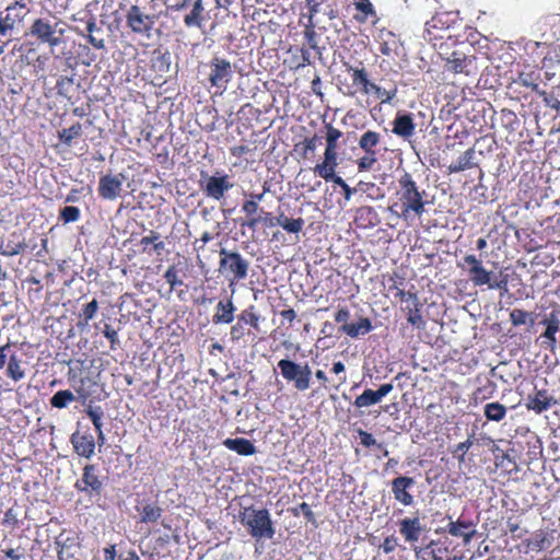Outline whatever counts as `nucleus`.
<instances>
[{
  "instance_id": "1",
  "label": "nucleus",
  "mask_w": 560,
  "mask_h": 560,
  "mask_svg": "<svg viewBox=\"0 0 560 560\" xmlns=\"http://www.w3.org/2000/svg\"><path fill=\"white\" fill-rule=\"evenodd\" d=\"M430 205L429 194L418 185L410 173L405 172L399 176L393 203L388 207L394 215L409 225L427 213Z\"/></svg>"
},
{
  "instance_id": "2",
  "label": "nucleus",
  "mask_w": 560,
  "mask_h": 560,
  "mask_svg": "<svg viewBox=\"0 0 560 560\" xmlns=\"http://www.w3.org/2000/svg\"><path fill=\"white\" fill-rule=\"evenodd\" d=\"M238 522L246 527L247 533L256 541L272 539L276 528L269 511L265 508L256 509L253 504L242 506L237 514Z\"/></svg>"
},
{
  "instance_id": "3",
  "label": "nucleus",
  "mask_w": 560,
  "mask_h": 560,
  "mask_svg": "<svg viewBox=\"0 0 560 560\" xmlns=\"http://www.w3.org/2000/svg\"><path fill=\"white\" fill-rule=\"evenodd\" d=\"M465 266L469 280L475 287L486 285L489 290H499L501 294L508 292V275L495 276L493 271L487 270L482 264V260L477 258L476 255L467 254L463 257V262L458 264V267L465 269Z\"/></svg>"
},
{
  "instance_id": "4",
  "label": "nucleus",
  "mask_w": 560,
  "mask_h": 560,
  "mask_svg": "<svg viewBox=\"0 0 560 560\" xmlns=\"http://www.w3.org/2000/svg\"><path fill=\"white\" fill-rule=\"evenodd\" d=\"M219 257V271L226 278L230 287L247 278L249 261L241 253L222 247Z\"/></svg>"
},
{
  "instance_id": "5",
  "label": "nucleus",
  "mask_w": 560,
  "mask_h": 560,
  "mask_svg": "<svg viewBox=\"0 0 560 560\" xmlns=\"http://www.w3.org/2000/svg\"><path fill=\"white\" fill-rule=\"evenodd\" d=\"M233 187L230 175L224 171H215L213 174L200 172L199 188L207 198L221 201Z\"/></svg>"
},
{
  "instance_id": "6",
  "label": "nucleus",
  "mask_w": 560,
  "mask_h": 560,
  "mask_svg": "<svg viewBox=\"0 0 560 560\" xmlns=\"http://www.w3.org/2000/svg\"><path fill=\"white\" fill-rule=\"evenodd\" d=\"M105 476L101 475L100 468L95 464H86L82 468V475L74 482V489L79 493H84L90 499H101L104 486Z\"/></svg>"
},
{
  "instance_id": "7",
  "label": "nucleus",
  "mask_w": 560,
  "mask_h": 560,
  "mask_svg": "<svg viewBox=\"0 0 560 560\" xmlns=\"http://www.w3.org/2000/svg\"><path fill=\"white\" fill-rule=\"evenodd\" d=\"M278 368L282 377L288 383H292L296 390L305 392L311 387L312 369L307 363L300 364L289 359H281Z\"/></svg>"
},
{
  "instance_id": "8",
  "label": "nucleus",
  "mask_w": 560,
  "mask_h": 560,
  "mask_svg": "<svg viewBox=\"0 0 560 560\" xmlns=\"http://www.w3.org/2000/svg\"><path fill=\"white\" fill-rule=\"evenodd\" d=\"M343 67L351 78V84L346 85V89L342 90L343 95L354 97L360 94L369 97L370 91L374 84L369 70L362 62H360V66H352L349 62H343Z\"/></svg>"
},
{
  "instance_id": "9",
  "label": "nucleus",
  "mask_w": 560,
  "mask_h": 560,
  "mask_svg": "<svg viewBox=\"0 0 560 560\" xmlns=\"http://www.w3.org/2000/svg\"><path fill=\"white\" fill-rule=\"evenodd\" d=\"M208 67L210 70L208 74L210 85L218 89H226L234 73L231 62L225 58L214 56L209 61Z\"/></svg>"
},
{
  "instance_id": "10",
  "label": "nucleus",
  "mask_w": 560,
  "mask_h": 560,
  "mask_svg": "<svg viewBox=\"0 0 560 560\" xmlns=\"http://www.w3.org/2000/svg\"><path fill=\"white\" fill-rule=\"evenodd\" d=\"M304 26L303 36L304 43L301 47L302 62L301 67L307 66L312 63V55L311 50L315 52V57L322 58V48L318 43L320 39V35L316 32V23L315 22H303Z\"/></svg>"
},
{
  "instance_id": "11",
  "label": "nucleus",
  "mask_w": 560,
  "mask_h": 560,
  "mask_svg": "<svg viewBox=\"0 0 560 560\" xmlns=\"http://www.w3.org/2000/svg\"><path fill=\"white\" fill-rule=\"evenodd\" d=\"M154 23V16L145 14L137 4H132L126 13V24L135 34L149 36Z\"/></svg>"
},
{
  "instance_id": "12",
  "label": "nucleus",
  "mask_w": 560,
  "mask_h": 560,
  "mask_svg": "<svg viewBox=\"0 0 560 560\" xmlns=\"http://www.w3.org/2000/svg\"><path fill=\"white\" fill-rule=\"evenodd\" d=\"M5 245L1 252L2 256H16L19 254L24 253L26 249L31 252L35 250L37 247V243L34 240L26 238L24 230L12 231L4 237Z\"/></svg>"
},
{
  "instance_id": "13",
  "label": "nucleus",
  "mask_w": 560,
  "mask_h": 560,
  "mask_svg": "<svg viewBox=\"0 0 560 560\" xmlns=\"http://www.w3.org/2000/svg\"><path fill=\"white\" fill-rule=\"evenodd\" d=\"M444 532L457 539V546H466L477 533L476 523L460 516L456 521H451Z\"/></svg>"
},
{
  "instance_id": "14",
  "label": "nucleus",
  "mask_w": 560,
  "mask_h": 560,
  "mask_svg": "<svg viewBox=\"0 0 560 560\" xmlns=\"http://www.w3.org/2000/svg\"><path fill=\"white\" fill-rule=\"evenodd\" d=\"M446 67L447 70L454 73H462L467 77L476 75L478 72L476 56H467L458 50L453 51L446 59Z\"/></svg>"
},
{
  "instance_id": "15",
  "label": "nucleus",
  "mask_w": 560,
  "mask_h": 560,
  "mask_svg": "<svg viewBox=\"0 0 560 560\" xmlns=\"http://www.w3.org/2000/svg\"><path fill=\"white\" fill-rule=\"evenodd\" d=\"M453 23L454 19L451 16V13L448 12H439L434 14L425 23L423 35L424 39L428 42L442 39L443 35L441 33L448 30Z\"/></svg>"
},
{
  "instance_id": "16",
  "label": "nucleus",
  "mask_w": 560,
  "mask_h": 560,
  "mask_svg": "<svg viewBox=\"0 0 560 560\" xmlns=\"http://www.w3.org/2000/svg\"><path fill=\"white\" fill-rule=\"evenodd\" d=\"M125 180L124 174L116 175L106 174L100 177L98 180V196L105 200L117 199L122 191V184Z\"/></svg>"
},
{
  "instance_id": "17",
  "label": "nucleus",
  "mask_w": 560,
  "mask_h": 560,
  "mask_svg": "<svg viewBox=\"0 0 560 560\" xmlns=\"http://www.w3.org/2000/svg\"><path fill=\"white\" fill-rule=\"evenodd\" d=\"M338 165V148L326 147L323 161L314 166L313 172L324 180L329 182L336 176Z\"/></svg>"
},
{
  "instance_id": "18",
  "label": "nucleus",
  "mask_w": 560,
  "mask_h": 560,
  "mask_svg": "<svg viewBox=\"0 0 560 560\" xmlns=\"http://www.w3.org/2000/svg\"><path fill=\"white\" fill-rule=\"evenodd\" d=\"M30 34L38 42L48 44L51 47L59 45L60 39L56 36V24L51 25L45 19H36L30 27Z\"/></svg>"
},
{
  "instance_id": "19",
  "label": "nucleus",
  "mask_w": 560,
  "mask_h": 560,
  "mask_svg": "<svg viewBox=\"0 0 560 560\" xmlns=\"http://www.w3.org/2000/svg\"><path fill=\"white\" fill-rule=\"evenodd\" d=\"M25 9V3L22 1H15L11 3L5 9L4 12L0 11V35L7 36L10 32H12L16 24L22 22L24 19V14L19 12V10Z\"/></svg>"
},
{
  "instance_id": "20",
  "label": "nucleus",
  "mask_w": 560,
  "mask_h": 560,
  "mask_svg": "<svg viewBox=\"0 0 560 560\" xmlns=\"http://www.w3.org/2000/svg\"><path fill=\"white\" fill-rule=\"evenodd\" d=\"M416 481L412 477L398 476L392 480V492L397 502L404 506H410L413 504V495L409 492V489L415 486Z\"/></svg>"
},
{
  "instance_id": "21",
  "label": "nucleus",
  "mask_w": 560,
  "mask_h": 560,
  "mask_svg": "<svg viewBox=\"0 0 560 560\" xmlns=\"http://www.w3.org/2000/svg\"><path fill=\"white\" fill-rule=\"evenodd\" d=\"M392 125V132L404 140H410L416 133V124L411 113L397 112Z\"/></svg>"
},
{
  "instance_id": "22",
  "label": "nucleus",
  "mask_w": 560,
  "mask_h": 560,
  "mask_svg": "<svg viewBox=\"0 0 560 560\" xmlns=\"http://www.w3.org/2000/svg\"><path fill=\"white\" fill-rule=\"evenodd\" d=\"M457 545H454L448 536L440 537L429 545L433 560H457Z\"/></svg>"
},
{
  "instance_id": "23",
  "label": "nucleus",
  "mask_w": 560,
  "mask_h": 560,
  "mask_svg": "<svg viewBox=\"0 0 560 560\" xmlns=\"http://www.w3.org/2000/svg\"><path fill=\"white\" fill-rule=\"evenodd\" d=\"M74 453L86 459H90L95 453L96 442L91 433L74 432L70 436Z\"/></svg>"
},
{
  "instance_id": "24",
  "label": "nucleus",
  "mask_w": 560,
  "mask_h": 560,
  "mask_svg": "<svg viewBox=\"0 0 560 560\" xmlns=\"http://www.w3.org/2000/svg\"><path fill=\"white\" fill-rule=\"evenodd\" d=\"M393 388L394 386L390 383L382 384L376 390L368 388L355 398L354 406L358 408H363L378 404L385 396H387L393 390Z\"/></svg>"
},
{
  "instance_id": "25",
  "label": "nucleus",
  "mask_w": 560,
  "mask_h": 560,
  "mask_svg": "<svg viewBox=\"0 0 560 560\" xmlns=\"http://www.w3.org/2000/svg\"><path fill=\"white\" fill-rule=\"evenodd\" d=\"M556 404L557 401L547 389L535 388L534 393L527 397L526 407L528 410H533L535 413L539 415L547 411Z\"/></svg>"
},
{
  "instance_id": "26",
  "label": "nucleus",
  "mask_w": 560,
  "mask_h": 560,
  "mask_svg": "<svg viewBox=\"0 0 560 560\" xmlns=\"http://www.w3.org/2000/svg\"><path fill=\"white\" fill-rule=\"evenodd\" d=\"M68 381L74 388L78 399L83 404L92 396L91 387L95 383L89 376L82 377L74 369H69Z\"/></svg>"
},
{
  "instance_id": "27",
  "label": "nucleus",
  "mask_w": 560,
  "mask_h": 560,
  "mask_svg": "<svg viewBox=\"0 0 560 560\" xmlns=\"http://www.w3.org/2000/svg\"><path fill=\"white\" fill-rule=\"evenodd\" d=\"M235 311L236 306L234 305L232 296L220 300L215 306L212 323L215 325L233 323Z\"/></svg>"
},
{
  "instance_id": "28",
  "label": "nucleus",
  "mask_w": 560,
  "mask_h": 560,
  "mask_svg": "<svg viewBox=\"0 0 560 560\" xmlns=\"http://www.w3.org/2000/svg\"><path fill=\"white\" fill-rule=\"evenodd\" d=\"M399 533L407 542L413 544L419 540L423 530L419 517H406L399 521Z\"/></svg>"
},
{
  "instance_id": "29",
  "label": "nucleus",
  "mask_w": 560,
  "mask_h": 560,
  "mask_svg": "<svg viewBox=\"0 0 560 560\" xmlns=\"http://www.w3.org/2000/svg\"><path fill=\"white\" fill-rule=\"evenodd\" d=\"M354 222L358 228L372 229L381 223V219L373 207L362 206L355 211Z\"/></svg>"
},
{
  "instance_id": "30",
  "label": "nucleus",
  "mask_w": 560,
  "mask_h": 560,
  "mask_svg": "<svg viewBox=\"0 0 560 560\" xmlns=\"http://www.w3.org/2000/svg\"><path fill=\"white\" fill-rule=\"evenodd\" d=\"M261 210L264 209L258 206L256 201L245 198L242 202L241 211L245 214L246 220L241 222V228H247L250 231H256L258 228L257 217L261 213Z\"/></svg>"
},
{
  "instance_id": "31",
  "label": "nucleus",
  "mask_w": 560,
  "mask_h": 560,
  "mask_svg": "<svg viewBox=\"0 0 560 560\" xmlns=\"http://www.w3.org/2000/svg\"><path fill=\"white\" fill-rule=\"evenodd\" d=\"M136 510L139 512L140 522L145 524L156 523L163 514V509L156 501H142L136 506Z\"/></svg>"
},
{
  "instance_id": "32",
  "label": "nucleus",
  "mask_w": 560,
  "mask_h": 560,
  "mask_svg": "<svg viewBox=\"0 0 560 560\" xmlns=\"http://www.w3.org/2000/svg\"><path fill=\"white\" fill-rule=\"evenodd\" d=\"M397 95L398 86L395 82H389L387 86H382L374 82L373 88L370 91V96H374L381 104H393L397 98Z\"/></svg>"
},
{
  "instance_id": "33",
  "label": "nucleus",
  "mask_w": 560,
  "mask_h": 560,
  "mask_svg": "<svg viewBox=\"0 0 560 560\" xmlns=\"http://www.w3.org/2000/svg\"><path fill=\"white\" fill-rule=\"evenodd\" d=\"M222 444L230 451L242 456L254 455L257 450L254 443L245 438L225 439Z\"/></svg>"
},
{
  "instance_id": "34",
  "label": "nucleus",
  "mask_w": 560,
  "mask_h": 560,
  "mask_svg": "<svg viewBox=\"0 0 560 560\" xmlns=\"http://www.w3.org/2000/svg\"><path fill=\"white\" fill-rule=\"evenodd\" d=\"M261 319L262 318L255 305H248L246 308L242 310L241 313L236 316V320H238L244 326H249L255 334L261 332Z\"/></svg>"
},
{
  "instance_id": "35",
  "label": "nucleus",
  "mask_w": 560,
  "mask_h": 560,
  "mask_svg": "<svg viewBox=\"0 0 560 560\" xmlns=\"http://www.w3.org/2000/svg\"><path fill=\"white\" fill-rule=\"evenodd\" d=\"M340 330L351 338H358L373 330V325L370 318L360 317L358 322L343 324Z\"/></svg>"
},
{
  "instance_id": "36",
  "label": "nucleus",
  "mask_w": 560,
  "mask_h": 560,
  "mask_svg": "<svg viewBox=\"0 0 560 560\" xmlns=\"http://www.w3.org/2000/svg\"><path fill=\"white\" fill-rule=\"evenodd\" d=\"M421 307L422 304L419 298H416V301H409L404 308V312L407 314L408 323L418 329H423L425 326V322L421 315Z\"/></svg>"
},
{
  "instance_id": "37",
  "label": "nucleus",
  "mask_w": 560,
  "mask_h": 560,
  "mask_svg": "<svg viewBox=\"0 0 560 560\" xmlns=\"http://www.w3.org/2000/svg\"><path fill=\"white\" fill-rule=\"evenodd\" d=\"M354 7L359 13L354 15L355 21L365 23L370 19L377 21V13L370 0H354Z\"/></svg>"
},
{
  "instance_id": "38",
  "label": "nucleus",
  "mask_w": 560,
  "mask_h": 560,
  "mask_svg": "<svg viewBox=\"0 0 560 560\" xmlns=\"http://www.w3.org/2000/svg\"><path fill=\"white\" fill-rule=\"evenodd\" d=\"M475 159V150L474 148H470L466 150L456 162L448 165L447 171L450 174L453 173H459L465 170H469L476 166V163L474 162Z\"/></svg>"
},
{
  "instance_id": "39",
  "label": "nucleus",
  "mask_w": 560,
  "mask_h": 560,
  "mask_svg": "<svg viewBox=\"0 0 560 560\" xmlns=\"http://www.w3.org/2000/svg\"><path fill=\"white\" fill-rule=\"evenodd\" d=\"M202 0H196L191 11L184 16V23L187 27H201L205 21Z\"/></svg>"
},
{
  "instance_id": "40",
  "label": "nucleus",
  "mask_w": 560,
  "mask_h": 560,
  "mask_svg": "<svg viewBox=\"0 0 560 560\" xmlns=\"http://www.w3.org/2000/svg\"><path fill=\"white\" fill-rule=\"evenodd\" d=\"M381 143V133L374 130L363 132L359 139V147L364 153L376 152L375 148Z\"/></svg>"
},
{
  "instance_id": "41",
  "label": "nucleus",
  "mask_w": 560,
  "mask_h": 560,
  "mask_svg": "<svg viewBox=\"0 0 560 560\" xmlns=\"http://www.w3.org/2000/svg\"><path fill=\"white\" fill-rule=\"evenodd\" d=\"M508 409L499 401L488 402L483 407V415L488 421L500 422L506 416Z\"/></svg>"
},
{
  "instance_id": "42",
  "label": "nucleus",
  "mask_w": 560,
  "mask_h": 560,
  "mask_svg": "<svg viewBox=\"0 0 560 560\" xmlns=\"http://www.w3.org/2000/svg\"><path fill=\"white\" fill-rule=\"evenodd\" d=\"M25 375V369L22 366V362L19 357L16 354H11L7 366V376L14 382H19L23 380Z\"/></svg>"
},
{
  "instance_id": "43",
  "label": "nucleus",
  "mask_w": 560,
  "mask_h": 560,
  "mask_svg": "<svg viewBox=\"0 0 560 560\" xmlns=\"http://www.w3.org/2000/svg\"><path fill=\"white\" fill-rule=\"evenodd\" d=\"M98 312V302L96 299H93L91 302L83 305L81 312L78 315V327L83 328L88 326L90 320H92L96 313Z\"/></svg>"
},
{
  "instance_id": "44",
  "label": "nucleus",
  "mask_w": 560,
  "mask_h": 560,
  "mask_svg": "<svg viewBox=\"0 0 560 560\" xmlns=\"http://www.w3.org/2000/svg\"><path fill=\"white\" fill-rule=\"evenodd\" d=\"M82 136V125L74 122L69 128H65L58 131L59 141L66 147H71L74 139Z\"/></svg>"
},
{
  "instance_id": "45",
  "label": "nucleus",
  "mask_w": 560,
  "mask_h": 560,
  "mask_svg": "<svg viewBox=\"0 0 560 560\" xmlns=\"http://www.w3.org/2000/svg\"><path fill=\"white\" fill-rule=\"evenodd\" d=\"M278 223L288 233L298 234L302 231L305 222L302 218L292 219L288 218L284 213L278 214Z\"/></svg>"
},
{
  "instance_id": "46",
  "label": "nucleus",
  "mask_w": 560,
  "mask_h": 560,
  "mask_svg": "<svg viewBox=\"0 0 560 560\" xmlns=\"http://www.w3.org/2000/svg\"><path fill=\"white\" fill-rule=\"evenodd\" d=\"M539 74L535 71H521L517 75V79L514 80L515 83H518L523 86L530 88L535 93H537L539 89L538 84Z\"/></svg>"
},
{
  "instance_id": "47",
  "label": "nucleus",
  "mask_w": 560,
  "mask_h": 560,
  "mask_svg": "<svg viewBox=\"0 0 560 560\" xmlns=\"http://www.w3.org/2000/svg\"><path fill=\"white\" fill-rule=\"evenodd\" d=\"M497 389H498L497 383L491 380H487L483 385L476 388V390L474 392V399L476 401L488 400L495 395Z\"/></svg>"
},
{
  "instance_id": "48",
  "label": "nucleus",
  "mask_w": 560,
  "mask_h": 560,
  "mask_svg": "<svg viewBox=\"0 0 560 560\" xmlns=\"http://www.w3.org/2000/svg\"><path fill=\"white\" fill-rule=\"evenodd\" d=\"M78 399V397L74 396V394L69 389L58 390L54 394V396L50 398V405L54 408L62 409L67 407L70 402Z\"/></svg>"
},
{
  "instance_id": "49",
  "label": "nucleus",
  "mask_w": 560,
  "mask_h": 560,
  "mask_svg": "<svg viewBox=\"0 0 560 560\" xmlns=\"http://www.w3.org/2000/svg\"><path fill=\"white\" fill-rule=\"evenodd\" d=\"M249 336H253V339L256 338V334L252 332L250 329H246V327L238 320H236V323L231 326L230 338L233 342H237Z\"/></svg>"
},
{
  "instance_id": "50",
  "label": "nucleus",
  "mask_w": 560,
  "mask_h": 560,
  "mask_svg": "<svg viewBox=\"0 0 560 560\" xmlns=\"http://www.w3.org/2000/svg\"><path fill=\"white\" fill-rule=\"evenodd\" d=\"M386 36L388 38L384 39L380 44V51L382 52V55L388 56V57L393 56V55H397L398 39L392 32H387Z\"/></svg>"
},
{
  "instance_id": "51",
  "label": "nucleus",
  "mask_w": 560,
  "mask_h": 560,
  "mask_svg": "<svg viewBox=\"0 0 560 560\" xmlns=\"http://www.w3.org/2000/svg\"><path fill=\"white\" fill-rule=\"evenodd\" d=\"M527 320H529L530 325H533L535 322L530 313L521 308H514L513 311H511L510 322L512 323L513 326L524 325L527 323Z\"/></svg>"
},
{
  "instance_id": "52",
  "label": "nucleus",
  "mask_w": 560,
  "mask_h": 560,
  "mask_svg": "<svg viewBox=\"0 0 560 560\" xmlns=\"http://www.w3.org/2000/svg\"><path fill=\"white\" fill-rule=\"evenodd\" d=\"M290 513L295 517H299L300 514H303L307 522H310L312 524H316L315 514H314L311 505L307 504L306 502H302L298 506L291 508Z\"/></svg>"
},
{
  "instance_id": "53",
  "label": "nucleus",
  "mask_w": 560,
  "mask_h": 560,
  "mask_svg": "<svg viewBox=\"0 0 560 560\" xmlns=\"http://www.w3.org/2000/svg\"><path fill=\"white\" fill-rule=\"evenodd\" d=\"M81 211L75 206H66L60 210L59 220H61L65 224L75 222L80 219Z\"/></svg>"
},
{
  "instance_id": "54",
  "label": "nucleus",
  "mask_w": 560,
  "mask_h": 560,
  "mask_svg": "<svg viewBox=\"0 0 560 560\" xmlns=\"http://www.w3.org/2000/svg\"><path fill=\"white\" fill-rule=\"evenodd\" d=\"M74 80L72 77L61 75L57 80L56 90L60 96L69 97Z\"/></svg>"
},
{
  "instance_id": "55",
  "label": "nucleus",
  "mask_w": 560,
  "mask_h": 560,
  "mask_svg": "<svg viewBox=\"0 0 560 560\" xmlns=\"http://www.w3.org/2000/svg\"><path fill=\"white\" fill-rule=\"evenodd\" d=\"M164 279L170 284L171 290H175L177 287H182L184 284L183 280L178 276V270L176 266H170L164 272Z\"/></svg>"
},
{
  "instance_id": "56",
  "label": "nucleus",
  "mask_w": 560,
  "mask_h": 560,
  "mask_svg": "<svg viewBox=\"0 0 560 560\" xmlns=\"http://www.w3.org/2000/svg\"><path fill=\"white\" fill-rule=\"evenodd\" d=\"M325 128L327 130L326 132V147H332L338 148V140L342 137V132L335 128L331 124H326Z\"/></svg>"
},
{
  "instance_id": "57",
  "label": "nucleus",
  "mask_w": 560,
  "mask_h": 560,
  "mask_svg": "<svg viewBox=\"0 0 560 560\" xmlns=\"http://www.w3.org/2000/svg\"><path fill=\"white\" fill-rule=\"evenodd\" d=\"M377 162L376 152L364 153L357 162L359 172H366L372 170Z\"/></svg>"
},
{
  "instance_id": "58",
  "label": "nucleus",
  "mask_w": 560,
  "mask_h": 560,
  "mask_svg": "<svg viewBox=\"0 0 560 560\" xmlns=\"http://www.w3.org/2000/svg\"><path fill=\"white\" fill-rule=\"evenodd\" d=\"M306 7L308 9L307 13H302L299 20V23H303V20L306 19V22H315L314 18L319 11L320 2L316 0H305Z\"/></svg>"
},
{
  "instance_id": "59",
  "label": "nucleus",
  "mask_w": 560,
  "mask_h": 560,
  "mask_svg": "<svg viewBox=\"0 0 560 560\" xmlns=\"http://www.w3.org/2000/svg\"><path fill=\"white\" fill-rule=\"evenodd\" d=\"M536 94H538L539 97H541L542 102L547 107H550L557 110L558 113L560 112V100L553 93H549L545 90H539Z\"/></svg>"
},
{
  "instance_id": "60",
  "label": "nucleus",
  "mask_w": 560,
  "mask_h": 560,
  "mask_svg": "<svg viewBox=\"0 0 560 560\" xmlns=\"http://www.w3.org/2000/svg\"><path fill=\"white\" fill-rule=\"evenodd\" d=\"M542 325L546 326L545 330H549L550 332L557 334L560 331V320L558 316V312L552 311L549 313V315L542 319Z\"/></svg>"
},
{
  "instance_id": "61",
  "label": "nucleus",
  "mask_w": 560,
  "mask_h": 560,
  "mask_svg": "<svg viewBox=\"0 0 560 560\" xmlns=\"http://www.w3.org/2000/svg\"><path fill=\"white\" fill-rule=\"evenodd\" d=\"M472 441L470 438H468L466 441L458 443L454 451H452V454L454 457L457 458L459 463H464L466 459V454L468 450L471 447Z\"/></svg>"
},
{
  "instance_id": "62",
  "label": "nucleus",
  "mask_w": 560,
  "mask_h": 560,
  "mask_svg": "<svg viewBox=\"0 0 560 560\" xmlns=\"http://www.w3.org/2000/svg\"><path fill=\"white\" fill-rule=\"evenodd\" d=\"M85 413L91 419V421L95 428V431L103 429L102 418H103L104 413H103L101 407L92 408L91 406H89L85 409Z\"/></svg>"
},
{
  "instance_id": "63",
  "label": "nucleus",
  "mask_w": 560,
  "mask_h": 560,
  "mask_svg": "<svg viewBox=\"0 0 560 560\" xmlns=\"http://www.w3.org/2000/svg\"><path fill=\"white\" fill-rule=\"evenodd\" d=\"M159 238L160 234L158 232L150 231V234L143 236L139 242V245L141 246V252L151 255L152 252L150 247L153 246L154 241H159Z\"/></svg>"
},
{
  "instance_id": "64",
  "label": "nucleus",
  "mask_w": 560,
  "mask_h": 560,
  "mask_svg": "<svg viewBox=\"0 0 560 560\" xmlns=\"http://www.w3.org/2000/svg\"><path fill=\"white\" fill-rule=\"evenodd\" d=\"M258 219V225L262 224L265 228H275L276 225H279L278 223V215L275 217L272 212L261 210V213L257 217Z\"/></svg>"
}]
</instances>
